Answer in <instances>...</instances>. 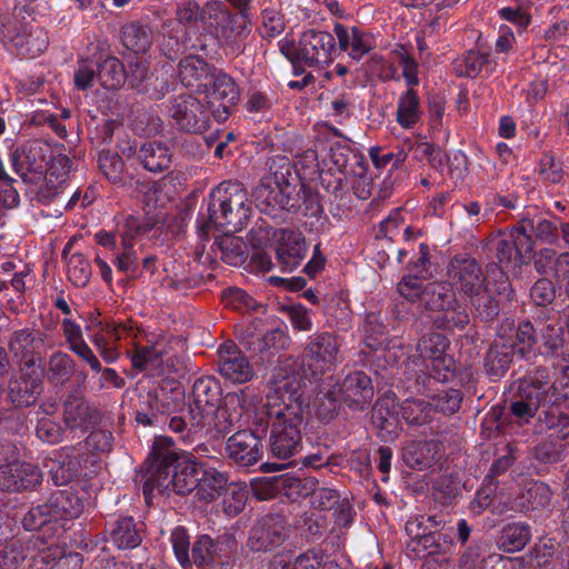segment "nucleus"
<instances>
[{
  "label": "nucleus",
  "instance_id": "nucleus-1",
  "mask_svg": "<svg viewBox=\"0 0 569 569\" xmlns=\"http://www.w3.org/2000/svg\"><path fill=\"white\" fill-rule=\"evenodd\" d=\"M309 403L303 397L300 378L279 367L263 403L270 427L269 448L273 457L288 459L302 448L301 426Z\"/></svg>",
  "mask_w": 569,
  "mask_h": 569
},
{
  "label": "nucleus",
  "instance_id": "nucleus-2",
  "mask_svg": "<svg viewBox=\"0 0 569 569\" xmlns=\"http://www.w3.org/2000/svg\"><path fill=\"white\" fill-rule=\"evenodd\" d=\"M250 217L248 194L239 182L223 181L209 196L207 210L197 218V228L202 239L212 230L223 234L241 231Z\"/></svg>",
  "mask_w": 569,
  "mask_h": 569
},
{
  "label": "nucleus",
  "instance_id": "nucleus-3",
  "mask_svg": "<svg viewBox=\"0 0 569 569\" xmlns=\"http://www.w3.org/2000/svg\"><path fill=\"white\" fill-rule=\"evenodd\" d=\"M172 440L167 437L157 438L151 456L158 461L157 475L146 480L143 493L147 497L156 487L171 489L178 495H188L196 491L199 486V467L192 455L183 453L180 457L170 447Z\"/></svg>",
  "mask_w": 569,
  "mask_h": 569
},
{
  "label": "nucleus",
  "instance_id": "nucleus-4",
  "mask_svg": "<svg viewBox=\"0 0 569 569\" xmlns=\"http://www.w3.org/2000/svg\"><path fill=\"white\" fill-rule=\"evenodd\" d=\"M112 432L97 429L77 446H68L60 449L57 458L58 467L52 469V480L57 486L70 481L82 468L97 465V453L109 452L112 448Z\"/></svg>",
  "mask_w": 569,
  "mask_h": 569
},
{
  "label": "nucleus",
  "instance_id": "nucleus-5",
  "mask_svg": "<svg viewBox=\"0 0 569 569\" xmlns=\"http://www.w3.org/2000/svg\"><path fill=\"white\" fill-rule=\"evenodd\" d=\"M182 347L179 339L161 335L148 337L144 345L141 340H136L131 352L132 366L151 376L178 372L183 365L179 356Z\"/></svg>",
  "mask_w": 569,
  "mask_h": 569
},
{
  "label": "nucleus",
  "instance_id": "nucleus-6",
  "mask_svg": "<svg viewBox=\"0 0 569 569\" xmlns=\"http://www.w3.org/2000/svg\"><path fill=\"white\" fill-rule=\"evenodd\" d=\"M341 360V342L328 331L316 332L308 337L301 353L303 376L310 380H319L337 367Z\"/></svg>",
  "mask_w": 569,
  "mask_h": 569
},
{
  "label": "nucleus",
  "instance_id": "nucleus-7",
  "mask_svg": "<svg viewBox=\"0 0 569 569\" xmlns=\"http://www.w3.org/2000/svg\"><path fill=\"white\" fill-rule=\"evenodd\" d=\"M40 480V469L32 463L20 462L18 447L0 439V489L20 491L34 487Z\"/></svg>",
  "mask_w": 569,
  "mask_h": 569
},
{
  "label": "nucleus",
  "instance_id": "nucleus-8",
  "mask_svg": "<svg viewBox=\"0 0 569 569\" xmlns=\"http://www.w3.org/2000/svg\"><path fill=\"white\" fill-rule=\"evenodd\" d=\"M222 389L218 379L211 376L197 378L188 397V412L196 428L210 425L221 402Z\"/></svg>",
  "mask_w": 569,
  "mask_h": 569
},
{
  "label": "nucleus",
  "instance_id": "nucleus-9",
  "mask_svg": "<svg viewBox=\"0 0 569 569\" xmlns=\"http://www.w3.org/2000/svg\"><path fill=\"white\" fill-rule=\"evenodd\" d=\"M168 112L174 124L189 133H203L211 123L212 111H209L208 104L191 94L173 98Z\"/></svg>",
  "mask_w": 569,
  "mask_h": 569
},
{
  "label": "nucleus",
  "instance_id": "nucleus-10",
  "mask_svg": "<svg viewBox=\"0 0 569 569\" xmlns=\"http://www.w3.org/2000/svg\"><path fill=\"white\" fill-rule=\"evenodd\" d=\"M236 548L237 542L231 536L213 540L202 535L192 546V562L202 569H230Z\"/></svg>",
  "mask_w": 569,
  "mask_h": 569
},
{
  "label": "nucleus",
  "instance_id": "nucleus-11",
  "mask_svg": "<svg viewBox=\"0 0 569 569\" xmlns=\"http://www.w3.org/2000/svg\"><path fill=\"white\" fill-rule=\"evenodd\" d=\"M549 382L546 368H539L533 373L519 380V399L511 402L510 411L520 422H529L538 411L539 405Z\"/></svg>",
  "mask_w": 569,
  "mask_h": 569
},
{
  "label": "nucleus",
  "instance_id": "nucleus-12",
  "mask_svg": "<svg viewBox=\"0 0 569 569\" xmlns=\"http://www.w3.org/2000/svg\"><path fill=\"white\" fill-rule=\"evenodd\" d=\"M207 104L218 122L226 121L240 100V89L234 79L222 70L212 74L210 84H204Z\"/></svg>",
  "mask_w": 569,
  "mask_h": 569
},
{
  "label": "nucleus",
  "instance_id": "nucleus-13",
  "mask_svg": "<svg viewBox=\"0 0 569 569\" xmlns=\"http://www.w3.org/2000/svg\"><path fill=\"white\" fill-rule=\"evenodd\" d=\"M447 277L450 284L465 298L478 293L486 278L481 266L467 254L455 256L448 263Z\"/></svg>",
  "mask_w": 569,
  "mask_h": 569
},
{
  "label": "nucleus",
  "instance_id": "nucleus-14",
  "mask_svg": "<svg viewBox=\"0 0 569 569\" xmlns=\"http://www.w3.org/2000/svg\"><path fill=\"white\" fill-rule=\"evenodd\" d=\"M336 49L335 37L316 29L303 31L299 38V56L302 67H320L332 61Z\"/></svg>",
  "mask_w": 569,
  "mask_h": 569
},
{
  "label": "nucleus",
  "instance_id": "nucleus-15",
  "mask_svg": "<svg viewBox=\"0 0 569 569\" xmlns=\"http://www.w3.org/2000/svg\"><path fill=\"white\" fill-rule=\"evenodd\" d=\"M2 36L16 49L18 56L33 59L43 53L49 44L47 31L38 24H21L19 27H7Z\"/></svg>",
  "mask_w": 569,
  "mask_h": 569
},
{
  "label": "nucleus",
  "instance_id": "nucleus-16",
  "mask_svg": "<svg viewBox=\"0 0 569 569\" xmlns=\"http://www.w3.org/2000/svg\"><path fill=\"white\" fill-rule=\"evenodd\" d=\"M62 419L68 431L83 435L100 422L101 415L86 398L69 395L63 402Z\"/></svg>",
  "mask_w": 569,
  "mask_h": 569
},
{
  "label": "nucleus",
  "instance_id": "nucleus-17",
  "mask_svg": "<svg viewBox=\"0 0 569 569\" xmlns=\"http://www.w3.org/2000/svg\"><path fill=\"white\" fill-rule=\"evenodd\" d=\"M42 392V376L37 368L21 367L18 377L8 382L7 399L16 408L33 406Z\"/></svg>",
  "mask_w": 569,
  "mask_h": 569
},
{
  "label": "nucleus",
  "instance_id": "nucleus-18",
  "mask_svg": "<svg viewBox=\"0 0 569 569\" xmlns=\"http://www.w3.org/2000/svg\"><path fill=\"white\" fill-rule=\"evenodd\" d=\"M226 453L234 465L251 467L262 459L263 445L253 432L240 430L228 438Z\"/></svg>",
  "mask_w": 569,
  "mask_h": 569
},
{
  "label": "nucleus",
  "instance_id": "nucleus-19",
  "mask_svg": "<svg viewBox=\"0 0 569 569\" xmlns=\"http://www.w3.org/2000/svg\"><path fill=\"white\" fill-rule=\"evenodd\" d=\"M219 372L226 379L244 383L253 376V367L244 353L232 341L223 342L218 349Z\"/></svg>",
  "mask_w": 569,
  "mask_h": 569
},
{
  "label": "nucleus",
  "instance_id": "nucleus-20",
  "mask_svg": "<svg viewBox=\"0 0 569 569\" xmlns=\"http://www.w3.org/2000/svg\"><path fill=\"white\" fill-rule=\"evenodd\" d=\"M288 527L282 516L267 515L250 531L249 546L253 551H266L282 545Z\"/></svg>",
  "mask_w": 569,
  "mask_h": 569
},
{
  "label": "nucleus",
  "instance_id": "nucleus-21",
  "mask_svg": "<svg viewBox=\"0 0 569 569\" xmlns=\"http://www.w3.org/2000/svg\"><path fill=\"white\" fill-rule=\"evenodd\" d=\"M341 51L359 61L377 46L376 36L359 27L336 23L333 28Z\"/></svg>",
  "mask_w": 569,
  "mask_h": 569
},
{
  "label": "nucleus",
  "instance_id": "nucleus-22",
  "mask_svg": "<svg viewBox=\"0 0 569 569\" xmlns=\"http://www.w3.org/2000/svg\"><path fill=\"white\" fill-rule=\"evenodd\" d=\"M343 403L355 410H365L373 398L371 379L362 371H355L345 377L341 383L336 382Z\"/></svg>",
  "mask_w": 569,
  "mask_h": 569
},
{
  "label": "nucleus",
  "instance_id": "nucleus-23",
  "mask_svg": "<svg viewBox=\"0 0 569 569\" xmlns=\"http://www.w3.org/2000/svg\"><path fill=\"white\" fill-rule=\"evenodd\" d=\"M44 345L46 335L30 328L13 331L8 342L14 358L23 362V368L29 369L34 368L36 356H41Z\"/></svg>",
  "mask_w": 569,
  "mask_h": 569
},
{
  "label": "nucleus",
  "instance_id": "nucleus-24",
  "mask_svg": "<svg viewBox=\"0 0 569 569\" xmlns=\"http://www.w3.org/2000/svg\"><path fill=\"white\" fill-rule=\"evenodd\" d=\"M522 236L517 226L491 240L496 258L502 271H509L521 264L523 253L531 252L529 244L520 239Z\"/></svg>",
  "mask_w": 569,
  "mask_h": 569
},
{
  "label": "nucleus",
  "instance_id": "nucleus-25",
  "mask_svg": "<svg viewBox=\"0 0 569 569\" xmlns=\"http://www.w3.org/2000/svg\"><path fill=\"white\" fill-rule=\"evenodd\" d=\"M239 337L249 350L260 353L262 359H264V353L269 358L274 352L286 349L289 343V337L283 330L273 329L261 333L257 332V328L253 325L241 329Z\"/></svg>",
  "mask_w": 569,
  "mask_h": 569
},
{
  "label": "nucleus",
  "instance_id": "nucleus-26",
  "mask_svg": "<svg viewBox=\"0 0 569 569\" xmlns=\"http://www.w3.org/2000/svg\"><path fill=\"white\" fill-rule=\"evenodd\" d=\"M538 273L551 276L569 297V252L557 254L553 249H541L535 259Z\"/></svg>",
  "mask_w": 569,
  "mask_h": 569
},
{
  "label": "nucleus",
  "instance_id": "nucleus-27",
  "mask_svg": "<svg viewBox=\"0 0 569 569\" xmlns=\"http://www.w3.org/2000/svg\"><path fill=\"white\" fill-rule=\"evenodd\" d=\"M256 197L271 209L292 211L299 207V191L293 181L281 186H272L269 182L260 184L256 190Z\"/></svg>",
  "mask_w": 569,
  "mask_h": 569
},
{
  "label": "nucleus",
  "instance_id": "nucleus-28",
  "mask_svg": "<svg viewBox=\"0 0 569 569\" xmlns=\"http://www.w3.org/2000/svg\"><path fill=\"white\" fill-rule=\"evenodd\" d=\"M86 492L73 488L56 490L48 502L57 520L78 518L86 507Z\"/></svg>",
  "mask_w": 569,
  "mask_h": 569
},
{
  "label": "nucleus",
  "instance_id": "nucleus-29",
  "mask_svg": "<svg viewBox=\"0 0 569 569\" xmlns=\"http://www.w3.org/2000/svg\"><path fill=\"white\" fill-rule=\"evenodd\" d=\"M308 246L298 231H283L277 248V258L283 271H293L306 258Z\"/></svg>",
  "mask_w": 569,
  "mask_h": 569
},
{
  "label": "nucleus",
  "instance_id": "nucleus-30",
  "mask_svg": "<svg viewBox=\"0 0 569 569\" xmlns=\"http://www.w3.org/2000/svg\"><path fill=\"white\" fill-rule=\"evenodd\" d=\"M441 451L442 446L436 440L411 441L403 447L402 459L408 467L423 470L440 459Z\"/></svg>",
  "mask_w": 569,
  "mask_h": 569
},
{
  "label": "nucleus",
  "instance_id": "nucleus-31",
  "mask_svg": "<svg viewBox=\"0 0 569 569\" xmlns=\"http://www.w3.org/2000/svg\"><path fill=\"white\" fill-rule=\"evenodd\" d=\"M217 70L212 64L197 54L183 57L178 64V74L181 83L187 88L203 89V80L212 78Z\"/></svg>",
  "mask_w": 569,
  "mask_h": 569
},
{
  "label": "nucleus",
  "instance_id": "nucleus-32",
  "mask_svg": "<svg viewBox=\"0 0 569 569\" xmlns=\"http://www.w3.org/2000/svg\"><path fill=\"white\" fill-rule=\"evenodd\" d=\"M49 148L41 141H33L23 150L22 158L18 151L12 153V167L16 173L26 178L28 172H42L48 163Z\"/></svg>",
  "mask_w": 569,
  "mask_h": 569
},
{
  "label": "nucleus",
  "instance_id": "nucleus-33",
  "mask_svg": "<svg viewBox=\"0 0 569 569\" xmlns=\"http://www.w3.org/2000/svg\"><path fill=\"white\" fill-rule=\"evenodd\" d=\"M395 408V400L390 398L379 399L373 407L372 423L378 437L385 442L392 441L398 436V416Z\"/></svg>",
  "mask_w": 569,
  "mask_h": 569
},
{
  "label": "nucleus",
  "instance_id": "nucleus-34",
  "mask_svg": "<svg viewBox=\"0 0 569 569\" xmlns=\"http://www.w3.org/2000/svg\"><path fill=\"white\" fill-rule=\"evenodd\" d=\"M147 231V228L143 227L137 218L129 216L124 220L123 230L120 231L121 243L123 247V252L117 256L114 260V266L120 272H129L134 271L138 262V258L136 252L132 249V239Z\"/></svg>",
  "mask_w": 569,
  "mask_h": 569
},
{
  "label": "nucleus",
  "instance_id": "nucleus-35",
  "mask_svg": "<svg viewBox=\"0 0 569 569\" xmlns=\"http://www.w3.org/2000/svg\"><path fill=\"white\" fill-rule=\"evenodd\" d=\"M127 78L132 87L156 100L161 99L167 90L164 80H159L153 73H149L148 64L142 60L129 64Z\"/></svg>",
  "mask_w": 569,
  "mask_h": 569
},
{
  "label": "nucleus",
  "instance_id": "nucleus-36",
  "mask_svg": "<svg viewBox=\"0 0 569 569\" xmlns=\"http://www.w3.org/2000/svg\"><path fill=\"white\" fill-rule=\"evenodd\" d=\"M420 98L413 88L403 91L397 101L396 121L403 129H413L422 121Z\"/></svg>",
  "mask_w": 569,
  "mask_h": 569
},
{
  "label": "nucleus",
  "instance_id": "nucleus-37",
  "mask_svg": "<svg viewBox=\"0 0 569 569\" xmlns=\"http://www.w3.org/2000/svg\"><path fill=\"white\" fill-rule=\"evenodd\" d=\"M138 158L146 170L162 172L170 167L172 156L166 143L148 141L140 146Z\"/></svg>",
  "mask_w": 569,
  "mask_h": 569
},
{
  "label": "nucleus",
  "instance_id": "nucleus-38",
  "mask_svg": "<svg viewBox=\"0 0 569 569\" xmlns=\"http://www.w3.org/2000/svg\"><path fill=\"white\" fill-rule=\"evenodd\" d=\"M251 33V22L247 13L232 14L231 21L222 28L217 36L222 43L233 52H242L244 50V41Z\"/></svg>",
  "mask_w": 569,
  "mask_h": 569
},
{
  "label": "nucleus",
  "instance_id": "nucleus-39",
  "mask_svg": "<svg viewBox=\"0 0 569 569\" xmlns=\"http://www.w3.org/2000/svg\"><path fill=\"white\" fill-rule=\"evenodd\" d=\"M112 543L121 550L133 549L141 543L140 530L132 517L118 519L109 530Z\"/></svg>",
  "mask_w": 569,
  "mask_h": 569
},
{
  "label": "nucleus",
  "instance_id": "nucleus-40",
  "mask_svg": "<svg viewBox=\"0 0 569 569\" xmlns=\"http://www.w3.org/2000/svg\"><path fill=\"white\" fill-rule=\"evenodd\" d=\"M199 486L196 489V496L199 500L212 501L220 491L226 487L228 478L223 472L214 468H207L202 463L199 467Z\"/></svg>",
  "mask_w": 569,
  "mask_h": 569
},
{
  "label": "nucleus",
  "instance_id": "nucleus-41",
  "mask_svg": "<svg viewBox=\"0 0 569 569\" xmlns=\"http://www.w3.org/2000/svg\"><path fill=\"white\" fill-rule=\"evenodd\" d=\"M517 228L522 236L520 239L529 244L530 251L533 248L532 237L547 243H553L558 237L556 226L547 219H539L537 221L523 219L517 224Z\"/></svg>",
  "mask_w": 569,
  "mask_h": 569
},
{
  "label": "nucleus",
  "instance_id": "nucleus-42",
  "mask_svg": "<svg viewBox=\"0 0 569 569\" xmlns=\"http://www.w3.org/2000/svg\"><path fill=\"white\" fill-rule=\"evenodd\" d=\"M97 67V80L106 90H118L126 83L127 72L118 58L108 56Z\"/></svg>",
  "mask_w": 569,
  "mask_h": 569
},
{
  "label": "nucleus",
  "instance_id": "nucleus-43",
  "mask_svg": "<svg viewBox=\"0 0 569 569\" xmlns=\"http://www.w3.org/2000/svg\"><path fill=\"white\" fill-rule=\"evenodd\" d=\"M531 539V528L523 522L506 525L500 533L498 547L505 552L522 550Z\"/></svg>",
  "mask_w": 569,
  "mask_h": 569
},
{
  "label": "nucleus",
  "instance_id": "nucleus-44",
  "mask_svg": "<svg viewBox=\"0 0 569 569\" xmlns=\"http://www.w3.org/2000/svg\"><path fill=\"white\" fill-rule=\"evenodd\" d=\"M232 14L222 1H208L202 6L201 22L206 29L218 36L231 21Z\"/></svg>",
  "mask_w": 569,
  "mask_h": 569
},
{
  "label": "nucleus",
  "instance_id": "nucleus-45",
  "mask_svg": "<svg viewBox=\"0 0 569 569\" xmlns=\"http://www.w3.org/2000/svg\"><path fill=\"white\" fill-rule=\"evenodd\" d=\"M90 327H96L99 329L98 332H94L90 337L91 342L93 343L98 351L108 347L109 345L108 338L104 336V333L117 341L130 337L133 333V329L131 327L116 325L111 322L106 323L103 321L98 320L97 318L90 319V325L88 326V328Z\"/></svg>",
  "mask_w": 569,
  "mask_h": 569
},
{
  "label": "nucleus",
  "instance_id": "nucleus-46",
  "mask_svg": "<svg viewBox=\"0 0 569 569\" xmlns=\"http://www.w3.org/2000/svg\"><path fill=\"white\" fill-rule=\"evenodd\" d=\"M342 402V397L337 390L336 383H328L327 389L323 388L318 392L313 407L321 420H331L337 416Z\"/></svg>",
  "mask_w": 569,
  "mask_h": 569
},
{
  "label": "nucleus",
  "instance_id": "nucleus-47",
  "mask_svg": "<svg viewBox=\"0 0 569 569\" xmlns=\"http://www.w3.org/2000/svg\"><path fill=\"white\" fill-rule=\"evenodd\" d=\"M122 44L134 53H144L152 43L151 31L147 26L129 23L122 28Z\"/></svg>",
  "mask_w": 569,
  "mask_h": 569
},
{
  "label": "nucleus",
  "instance_id": "nucleus-48",
  "mask_svg": "<svg viewBox=\"0 0 569 569\" xmlns=\"http://www.w3.org/2000/svg\"><path fill=\"white\" fill-rule=\"evenodd\" d=\"M99 168L103 176L114 184H124L131 179L121 157L111 151H101L98 159Z\"/></svg>",
  "mask_w": 569,
  "mask_h": 569
},
{
  "label": "nucleus",
  "instance_id": "nucleus-49",
  "mask_svg": "<svg viewBox=\"0 0 569 569\" xmlns=\"http://www.w3.org/2000/svg\"><path fill=\"white\" fill-rule=\"evenodd\" d=\"M301 482L302 480H299V483ZM317 485V479L308 477L303 479L301 487L306 490L305 495L311 493V503L313 507L321 510H331L339 501L338 492L330 488H316Z\"/></svg>",
  "mask_w": 569,
  "mask_h": 569
},
{
  "label": "nucleus",
  "instance_id": "nucleus-50",
  "mask_svg": "<svg viewBox=\"0 0 569 569\" xmlns=\"http://www.w3.org/2000/svg\"><path fill=\"white\" fill-rule=\"evenodd\" d=\"M401 416L409 425L422 426L431 421L433 409L425 399H407L401 405Z\"/></svg>",
  "mask_w": 569,
  "mask_h": 569
},
{
  "label": "nucleus",
  "instance_id": "nucleus-51",
  "mask_svg": "<svg viewBox=\"0 0 569 569\" xmlns=\"http://www.w3.org/2000/svg\"><path fill=\"white\" fill-rule=\"evenodd\" d=\"M269 173L263 177L260 184L271 183L272 186H281L292 182L293 166L290 160L284 156H274L268 161Z\"/></svg>",
  "mask_w": 569,
  "mask_h": 569
},
{
  "label": "nucleus",
  "instance_id": "nucleus-52",
  "mask_svg": "<svg viewBox=\"0 0 569 569\" xmlns=\"http://www.w3.org/2000/svg\"><path fill=\"white\" fill-rule=\"evenodd\" d=\"M363 332V341L368 348L372 350L389 348L391 341L387 337L386 327L381 322L379 315L370 313L366 317Z\"/></svg>",
  "mask_w": 569,
  "mask_h": 569
},
{
  "label": "nucleus",
  "instance_id": "nucleus-53",
  "mask_svg": "<svg viewBox=\"0 0 569 569\" xmlns=\"http://www.w3.org/2000/svg\"><path fill=\"white\" fill-rule=\"evenodd\" d=\"M552 499L550 487L542 481H531L526 485L522 492V505L527 510L547 507Z\"/></svg>",
  "mask_w": 569,
  "mask_h": 569
},
{
  "label": "nucleus",
  "instance_id": "nucleus-54",
  "mask_svg": "<svg viewBox=\"0 0 569 569\" xmlns=\"http://www.w3.org/2000/svg\"><path fill=\"white\" fill-rule=\"evenodd\" d=\"M76 371L73 359L63 351L53 352L48 360V377L56 382H66Z\"/></svg>",
  "mask_w": 569,
  "mask_h": 569
},
{
  "label": "nucleus",
  "instance_id": "nucleus-55",
  "mask_svg": "<svg viewBox=\"0 0 569 569\" xmlns=\"http://www.w3.org/2000/svg\"><path fill=\"white\" fill-rule=\"evenodd\" d=\"M468 312L458 303L441 311L433 319V325L438 329L453 331L463 330L469 325Z\"/></svg>",
  "mask_w": 569,
  "mask_h": 569
},
{
  "label": "nucleus",
  "instance_id": "nucleus-56",
  "mask_svg": "<svg viewBox=\"0 0 569 569\" xmlns=\"http://www.w3.org/2000/svg\"><path fill=\"white\" fill-rule=\"evenodd\" d=\"M455 288L450 282H433L430 283L426 295L430 296L427 303L431 309L440 311L457 305Z\"/></svg>",
  "mask_w": 569,
  "mask_h": 569
},
{
  "label": "nucleus",
  "instance_id": "nucleus-57",
  "mask_svg": "<svg viewBox=\"0 0 569 569\" xmlns=\"http://www.w3.org/2000/svg\"><path fill=\"white\" fill-rule=\"evenodd\" d=\"M473 307L477 317L483 321H490L499 313V307L495 298L489 293L486 284L478 293L466 297Z\"/></svg>",
  "mask_w": 569,
  "mask_h": 569
},
{
  "label": "nucleus",
  "instance_id": "nucleus-58",
  "mask_svg": "<svg viewBox=\"0 0 569 569\" xmlns=\"http://www.w3.org/2000/svg\"><path fill=\"white\" fill-rule=\"evenodd\" d=\"M448 340L441 333H429L423 336L417 345V350L425 362L435 357L446 356Z\"/></svg>",
  "mask_w": 569,
  "mask_h": 569
},
{
  "label": "nucleus",
  "instance_id": "nucleus-59",
  "mask_svg": "<svg viewBox=\"0 0 569 569\" xmlns=\"http://www.w3.org/2000/svg\"><path fill=\"white\" fill-rule=\"evenodd\" d=\"M510 353H512V351L507 350L506 346H502L501 350H499L497 346L491 347L485 359V367L488 375L496 379L502 377L510 367Z\"/></svg>",
  "mask_w": 569,
  "mask_h": 569
},
{
  "label": "nucleus",
  "instance_id": "nucleus-60",
  "mask_svg": "<svg viewBox=\"0 0 569 569\" xmlns=\"http://www.w3.org/2000/svg\"><path fill=\"white\" fill-rule=\"evenodd\" d=\"M57 521L48 501L31 507L22 518V526L28 531L41 529L50 522Z\"/></svg>",
  "mask_w": 569,
  "mask_h": 569
},
{
  "label": "nucleus",
  "instance_id": "nucleus-61",
  "mask_svg": "<svg viewBox=\"0 0 569 569\" xmlns=\"http://www.w3.org/2000/svg\"><path fill=\"white\" fill-rule=\"evenodd\" d=\"M68 279L79 288L88 284L91 278L89 261L81 253H73L67 266Z\"/></svg>",
  "mask_w": 569,
  "mask_h": 569
},
{
  "label": "nucleus",
  "instance_id": "nucleus-62",
  "mask_svg": "<svg viewBox=\"0 0 569 569\" xmlns=\"http://www.w3.org/2000/svg\"><path fill=\"white\" fill-rule=\"evenodd\" d=\"M462 393L458 389H447L438 392L432 397V409L443 415L456 413L462 402Z\"/></svg>",
  "mask_w": 569,
  "mask_h": 569
},
{
  "label": "nucleus",
  "instance_id": "nucleus-63",
  "mask_svg": "<svg viewBox=\"0 0 569 569\" xmlns=\"http://www.w3.org/2000/svg\"><path fill=\"white\" fill-rule=\"evenodd\" d=\"M516 343L511 345L512 356L519 355L525 358L536 343L533 326L530 321H522L516 329Z\"/></svg>",
  "mask_w": 569,
  "mask_h": 569
},
{
  "label": "nucleus",
  "instance_id": "nucleus-64",
  "mask_svg": "<svg viewBox=\"0 0 569 569\" xmlns=\"http://www.w3.org/2000/svg\"><path fill=\"white\" fill-rule=\"evenodd\" d=\"M248 500V489L246 485L232 483L227 488L223 498V508L229 516L239 515Z\"/></svg>",
  "mask_w": 569,
  "mask_h": 569
}]
</instances>
